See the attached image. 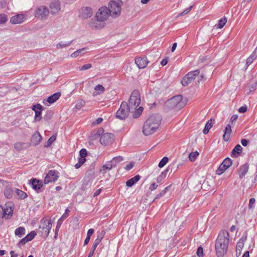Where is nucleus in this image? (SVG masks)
Returning a JSON list of instances; mask_svg holds the SVG:
<instances>
[{
  "label": "nucleus",
  "mask_w": 257,
  "mask_h": 257,
  "mask_svg": "<svg viewBox=\"0 0 257 257\" xmlns=\"http://www.w3.org/2000/svg\"><path fill=\"white\" fill-rule=\"evenodd\" d=\"M229 233L226 230H222L219 232L215 243L218 257H223L226 253L229 242Z\"/></svg>",
  "instance_id": "1"
},
{
  "label": "nucleus",
  "mask_w": 257,
  "mask_h": 257,
  "mask_svg": "<svg viewBox=\"0 0 257 257\" xmlns=\"http://www.w3.org/2000/svg\"><path fill=\"white\" fill-rule=\"evenodd\" d=\"M161 120V116L158 114L150 116L145 122L143 133L145 136H149L157 132Z\"/></svg>",
  "instance_id": "2"
},
{
  "label": "nucleus",
  "mask_w": 257,
  "mask_h": 257,
  "mask_svg": "<svg viewBox=\"0 0 257 257\" xmlns=\"http://www.w3.org/2000/svg\"><path fill=\"white\" fill-rule=\"evenodd\" d=\"M186 99H184L182 95H178L166 101L164 107L166 110L172 109L179 110L186 105Z\"/></svg>",
  "instance_id": "3"
},
{
  "label": "nucleus",
  "mask_w": 257,
  "mask_h": 257,
  "mask_svg": "<svg viewBox=\"0 0 257 257\" xmlns=\"http://www.w3.org/2000/svg\"><path fill=\"white\" fill-rule=\"evenodd\" d=\"M123 2L121 0L111 1L108 4L109 15L113 18L119 17L121 14Z\"/></svg>",
  "instance_id": "4"
},
{
  "label": "nucleus",
  "mask_w": 257,
  "mask_h": 257,
  "mask_svg": "<svg viewBox=\"0 0 257 257\" xmlns=\"http://www.w3.org/2000/svg\"><path fill=\"white\" fill-rule=\"evenodd\" d=\"M141 97L140 93L139 90H135L132 93L130 98L128 107L132 110L136 109L140 104Z\"/></svg>",
  "instance_id": "5"
},
{
  "label": "nucleus",
  "mask_w": 257,
  "mask_h": 257,
  "mask_svg": "<svg viewBox=\"0 0 257 257\" xmlns=\"http://www.w3.org/2000/svg\"><path fill=\"white\" fill-rule=\"evenodd\" d=\"M51 227V221L43 218L41 221L39 231H40L43 236L47 237L49 234Z\"/></svg>",
  "instance_id": "6"
},
{
  "label": "nucleus",
  "mask_w": 257,
  "mask_h": 257,
  "mask_svg": "<svg viewBox=\"0 0 257 257\" xmlns=\"http://www.w3.org/2000/svg\"><path fill=\"white\" fill-rule=\"evenodd\" d=\"M131 110L128 104L126 102H122L116 113V116L120 119H124L128 116L129 111Z\"/></svg>",
  "instance_id": "7"
},
{
  "label": "nucleus",
  "mask_w": 257,
  "mask_h": 257,
  "mask_svg": "<svg viewBox=\"0 0 257 257\" xmlns=\"http://www.w3.org/2000/svg\"><path fill=\"white\" fill-rule=\"evenodd\" d=\"M200 73L199 70H196L187 73L182 80L181 83L183 86H187L191 83Z\"/></svg>",
  "instance_id": "8"
},
{
  "label": "nucleus",
  "mask_w": 257,
  "mask_h": 257,
  "mask_svg": "<svg viewBox=\"0 0 257 257\" xmlns=\"http://www.w3.org/2000/svg\"><path fill=\"white\" fill-rule=\"evenodd\" d=\"M49 9L46 6H41L36 9L35 16L39 19L45 20L49 16Z\"/></svg>",
  "instance_id": "9"
},
{
  "label": "nucleus",
  "mask_w": 257,
  "mask_h": 257,
  "mask_svg": "<svg viewBox=\"0 0 257 257\" xmlns=\"http://www.w3.org/2000/svg\"><path fill=\"white\" fill-rule=\"evenodd\" d=\"M110 16L108 8L106 7H102L98 10L96 14V18L100 21H104Z\"/></svg>",
  "instance_id": "10"
},
{
  "label": "nucleus",
  "mask_w": 257,
  "mask_h": 257,
  "mask_svg": "<svg viewBox=\"0 0 257 257\" xmlns=\"http://www.w3.org/2000/svg\"><path fill=\"white\" fill-rule=\"evenodd\" d=\"M93 12L89 7H83L79 11V17L82 19L90 18L93 15Z\"/></svg>",
  "instance_id": "11"
},
{
  "label": "nucleus",
  "mask_w": 257,
  "mask_h": 257,
  "mask_svg": "<svg viewBox=\"0 0 257 257\" xmlns=\"http://www.w3.org/2000/svg\"><path fill=\"white\" fill-rule=\"evenodd\" d=\"M28 16L25 14H20L12 16L10 22L13 25L21 24L24 22L27 19Z\"/></svg>",
  "instance_id": "12"
},
{
  "label": "nucleus",
  "mask_w": 257,
  "mask_h": 257,
  "mask_svg": "<svg viewBox=\"0 0 257 257\" xmlns=\"http://www.w3.org/2000/svg\"><path fill=\"white\" fill-rule=\"evenodd\" d=\"M58 173V172L55 170L49 171L45 177L44 183L47 184L56 181L59 177Z\"/></svg>",
  "instance_id": "13"
},
{
  "label": "nucleus",
  "mask_w": 257,
  "mask_h": 257,
  "mask_svg": "<svg viewBox=\"0 0 257 257\" xmlns=\"http://www.w3.org/2000/svg\"><path fill=\"white\" fill-rule=\"evenodd\" d=\"M123 160L121 156H117L114 157L107 164L104 165L102 167V171L105 173V169L110 170L112 167H115L117 163Z\"/></svg>",
  "instance_id": "14"
},
{
  "label": "nucleus",
  "mask_w": 257,
  "mask_h": 257,
  "mask_svg": "<svg viewBox=\"0 0 257 257\" xmlns=\"http://www.w3.org/2000/svg\"><path fill=\"white\" fill-rule=\"evenodd\" d=\"M105 234V231L104 230H102L98 235L97 237L94 240L92 247L91 249V250L88 254V257H92L94 254V251L97 247V245L99 244L100 242L101 241L102 238H103L104 235Z\"/></svg>",
  "instance_id": "15"
},
{
  "label": "nucleus",
  "mask_w": 257,
  "mask_h": 257,
  "mask_svg": "<svg viewBox=\"0 0 257 257\" xmlns=\"http://www.w3.org/2000/svg\"><path fill=\"white\" fill-rule=\"evenodd\" d=\"M113 140V135L108 133L102 134L100 138V143L103 145H107L111 143Z\"/></svg>",
  "instance_id": "16"
},
{
  "label": "nucleus",
  "mask_w": 257,
  "mask_h": 257,
  "mask_svg": "<svg viewBox=\"0 0 257 257\" xmlns=\"http://www.w3.org/2000/svg\"><path fill=\"white\" fill-rule=\"evenodd\" d=\"M52 14H58L61 10V3L59 0L52 1L49 5Z\"/></svg>",
  "instance_id": "17"
},
{
  "label": "nucleus",
  "mask_w": 257,
  "mask_h": 257,
  "mask_svg": "<svg viewBox=\"0 0 257 257\" xmlns=\"http://www.w3.org/2000/svg\"><path fill=\"white\" fill-rule=\"evenodd\" d=\"M42 106L40 104H35L32 107V109L35 112V121H39L42 119Z\"/></svg>",
  "instance_id": "18"
},
{
  "label": "nucleus",
  "mask_w": 257,
  "mask_h": 257,
  "mask_svg": "<svg viewBox=\"0 0 257 257\" xmlns=\"http://www.w3.org/2000/svg\"><path fill=\"white\" fill-rule=\"evenodd\" d=\"M103 21H100L97 19L91 20L89 23V27L93 29H101L104 27V24L102 23Z\"/></svg>",
  "instance_id": "19"
},
{
  "label": "nucleus",
  "mask_w": 257,
  "mask_h": 257,
  "mask_svg": "<svg viewBox=\"0 0 257 257\" xmlns=\"http://www.w3.org/2000/svg\"><path fill=\"white\" fill-rule=\"evenodd\" d=\"M5 215H6V219L11 218L13 214V204L11 202L7 203L5 204Z\"/></svg>",
  "instance_id": "20"
},
{
  "label": "nucleus",
  "mask_w": 257,
  "mask_h": 257,
  "mask_svg": "<svg viewBox=\"0 0 257 257\" xmlns=\"http://www.w3.org/2000/svg\"><path fill=\"white\" fill-rule=\"evenodd\" d=\"M148 61L147 58H138L136 59L135 63L138 66L139 69H142L146 67L148 63Z\"/></svg>",
  "instance_id": "21"
},
{
  "label": "nucleus",
  "mask_w": 257,
  "mask_h": 257,
  "mask_svg": "<svg viewBox=\"0 0 257 257\" xmlns=\"http://www.w3.org/2000/svg\"><path fill=\"white\" fill-rule=\"evenodd\" d=\"M42 140V137L39 132L35 133L31 138V143L33 145L36 146L40 144Z\"/></svg>",
  "instance_id": "22"
},
{
  "label": "nucleus",
  "mask_w": 257,
  "mask_h": 257,
  "mask_svg": "<svg viewBox=\"0 0 257 257\" xmlns=\"http://www.w3.org/2000/svg\"><path fill=\"white\" fill-rule=\"evenodd\" d=\"M248 168L249 166L247 164H244L240 167L238 175L240 178H243L245 176L248 172Z\"/></svg>",
  "instance_id": "23"
},
{
  "label": "nucleus",
  "mask_w": 257,
  "mask_h": 257,
  "mask_svg": "<svg viewBox=\"0 0 257 257\" xmlns=\"http://www.w3.org/2000/svg\"><path fill=\"white\" fill-rule=\"evenodd\" d=\"M232 132L231 126L230 124H228L225 129L224 134L223 136V140L225 141H228L229 139V137Z\"/></svg>",
  "instance_id": "24"
},
{
  "label": "nucleus",
  "mask_w": 257,
  "mask_h": 257,
  "mask_svg": "<svg viewBox=\"0 0 257 257\" xmlns=\"http://www.w3.org/2000/svg\"><path fill=\"white\" fill-rule=\"evenodd\" d=\"M141 177L140 175H137L134 177L133 178L129 179L126 182V185L128 187L133 186L135 183H136L140 179Z\"/></svg>",
  "instance_id": "25"
},
{
  "label": "nucleus",
  "mask_w": 257,
  "mask_h": 257,
  "mask_svg": "<svg viewBox=\"0 0 257 257\" xmlns=\"http://www.w3.org/2000/svg\"><path fill=\"white\" fill-rule=\"evenodd\" d=\"M69 210L68 209L65 210V213L63 214L61 217L58 220L56 230H57L59 229L63 221L68 217V214Z\"/></svg>",
  "instance_id": "26"
},
{
  "label": "nucleus",
  "mask_w": 257,
  "mask_h": 257,
  "mask_svg": "<svg viewBox=\"0 0 257 257\" xmlns=\"http://www.w3.org/2000/svg\"><path fill=\"white\" fill-rule=\"evenodd\" d=\"M61 94L59 92H56L49 96L47 99V102L50 104L55 102L60 97Z\"/></svg>",
  "instance_id": "27"
},
{
  "label": "nucleus",
  "mask_w": 257,
  "mask_h": 257,
  "mask_svg": "<svg viewBox=\"0 0 257 257\" xmlns=\"http://www.w3.org/2000/svg\"><path fill=\"white\" fill-rule=\"evenodd\" d=\"M94 90L96 92L93 93V96H95L103 93L105 91V88L102 85L98 84L94 87Z\"/></svg>",
  "instance_id": "28"
},
{
  "label": "nucleus",
  "mask_w": 257,
  "mask_h": 257,
  "mask_svg": "<svg viewBox=\"0 0 257 257\" xmlns=\"http://www.w3.org/2000/svg\"><path fill=\"white\" fill-rule=\"evenodd\" d=\"M32 187L35 189H39L42 186V182L36 179H33L32 181Z\"/></svg>",
  "instance_id": "29"
},
{
  "label": "nucleus",
  "mask_w": 257,
  "mask_h": 257,
  "mask_svg": "<svg viewBox=\"0 0 257 257\" xmlns=\"http://www.w3.org/2000/svg\"><path fill=\"white\" fill-rule=\"evenodd\" d=\"M14 191L10 187H6L4 190V194L7 198H11L13 197Z\"/></svg>",
  "instance_id": "30"
},
{
  "label": "nucleus",
  "mask_w": 257,
  "mask_h": 257,
  "mask_svg": "<svg viewBox=\"0 0 257 257\" xmlns=\"http://www.w3.org/2000/svg\"><path fill=\"white\" fill-rule=\"evenodd\" d=\"M244 245L243 241H239L237 242L236 248V254L237 256L240 255L241 253V249Z\"/></svg>",
  "instance_id": "31"
},
{
  "label": "nucleus",
  "mask_w": 257,
  "mask_h": 257,
  "mask_svg": "<svg viewBox=\"0 0 257 257\" xmlns=\"http://www.w3.org/2000/svg\"><path fill=\"white\" fill-rule=\"evenodd\" d=\"M242 150V148L240 145H237L231 152V156H236V154H239Z\"/></svg>",
  "instance_id": "32"
},
{
  "label": "nucleus",
  "mask_w": 257,
  "mask_h": 257,
  "mask_svg": "<svg viewBox=\"0 0 257 257\" xmlns=\"http://www.w3.org/2000/svg\"><path fill=\"white\" fill-rule=\"evenodd\" d=\"M16 235L21 237L25 234V228L24 227H19L17 228L15 231Z\"/></svg>",
  "instance_id": "33"
},
{
  "label": "nucleus",
  "mask_w": 257,
  "mask_h": 257,
  "mask_svg": "<svg viewBox=\"0 0 257 257\" xmlns=\"http://www.w3.org/2000/svg\"><path fill=\"white\" fill-rule=\"evenodd\" d=\"M72 41L70 42H61L56 45V48L58 49H62L69 46L72 43Z\"/></svg>",
  "instance_id": "34"
},
{
  "label": "nucleus",
  "mask_w": 257,
  "mask_h": 257,
  "mask_svg": "<svg viewBox=\"0 0 257 257\" xmlns=\"http://www.w3.org/2000/svg\"><path fill=\"white\" fill-rule=\"evenodd\" d=\"M227 22V19L225 17H224L222 19H221L217 24H216L215 27H216L217 28H222L223 26L225 25Z\"/></svg>",
  "instance_id": "35"
},
{
  "label": "nucleus",
  "mask_w": 257,
  "mask_h": 257,
  "mask_svg": "<svg viewBox=\"0 0 257 257\" xmlns=\"http://www.w3.org/2000/svg\"><path fill=\"white\" fill-rule=\"evenodd\" d=\"M135 110V111L134 112L133 116L134 118H137L141 115L143 110V107L140 106L137 109H136Z\"/></svg>",
  "instance_id": "36"
},
{
  "label": "nucleus",
  "mask_w": 257,
  "mask_h": 257,
  "mask_svg": "<svg viewBox=\"0 0 257 257\" xmlns=\"http://www.w3.org/2000/svg\"><path fill=\"white\" fill-rule=\"evenodd\" d=\"M257 87V82L255 80L252 81L248 85L249 92H252L254 91Z\"/></svg>",
  "instance_id": "37"
},
{
  "label": "nucleus",
  "mask_w": 257,
  "mask_h": 257,
  "mask_svg": "<svg viewBox=\"0 0 257 257\" xmlns=\"http://www.w3.org/2000/svg\"><path fill=\"white\" fill-rule=\"evenodd\" d=\"M16 192L18 196L21 199H24L27 197V194L21 190L16 189Z\"/></svg>",
  "instance_id": "38"
},
{
  "label": "nucleus",
  "mask_w": 257,
  "mask_h": 257,
  "mask_svg": "<svg viewBox=\"0 0 257 257\" xmlns=\"http://www.w3.org/2000/svg\"><path fill=\"white\" fill-rule=\"evenodd\" d=\"M8 20L7 15L5 13L0 14V24H5Z\"/></svg>",
  "instance_id": "39"
},
{
  "label": "nucleus",
  "mask_w": 257,
  "mask_h": 257,
  "mask_svg": "<svg viewBox=\"0 0 257 257\" xmlns=\"http://www.w3.org/2000/svg\"><path fill=\"white\" fill-rule=\"evenodd\" d=\"M198 155L199 153L197 151L191 152L189 155V160L191 162L194 161Z\"/></svg>",
  "instance_id": "40"
},
{
  "label": "nucleus",
  "mask_w": 257,
  "mask_h": 257,
  "mask_svg": "<svg viewBox=\"0 0 257 257\" xmlns=\"http://www.w3.org/2000/svg\"><path fill=\"white\" fill-rule=\"evenodd\" d=\"M227 168L223 165L221 164L219 168L216 170V174L217 175H221L226 170Z\"/></svg>",
  "instance_id": "41"
},
{
  "label": "nucleus",
  "mask_w": 257,
  "mask_h": 257,
  "mask_svg": "<svg viewBox=\"0 0 257 257\" xmlns=\"http://www.w3.org/2000/svg\"><path fill=\"white\" fill-rule=\"evenodd\" d=\"M226 168L228 169L232 165V161L230 159L227 158L222 163Z\"/></svg>",
  "instance_id": "42"
},
{
  "label": "nucleus",
  "mask_w": 257,
  "mask_h": 257,
  "mask_svg": "<svg viewBox=\"0 0 257 257\" xmlns=\"http://www.w3.org/2000/svg\"><path fill=\"white\" fill-rule=\"evenodd\" d=\"M85 49V48H82L75 51L71 55V57L73 58H75L77 56L81 55L82 52Z\"/></svg>",
  "instance_id": "43"
},
{
  "label": "nucleus",
  "mask_w": 257,
  "mask_h": 257,
  "mask_svg": "<svg viewBox=\"0 0 257 257\" xmlns=\"http://www.w3.org/2000/svg\"><path fill=\"white\" fill-rule=\"evenodd\" d=\"M212 123L209 122V121H208L207 122V123L206 124L205 128L203 130V133L204 134H207L208 133L209 130L212 127Z\"/></svg>",
  "instance_id": "44"
},
{
  "label": "nucleus",
  "mask_w": 257,
  "mask_h": 257,
  "mask_svg": "<svg viewBox=\"0 0 257 257\" xmlns=\"http://www.w3.org/2000/svg\"><path fill=\"white\" fill-rule=\"evenodd\" d=\"M169 159L167 157H164L161 161L160 162L159 164V167L160 168L163 167L168 162Z\"/></svg>",
  "instance_id": "45"
},
{
  "label": "nucleus",
  "mask_w": 257,
  "mask_h": 257,
  "mask_svg": "<svg viewBox=\"0 0 257 257\" xmlns=\"http://www.w3.org/2000/svg\"><path fill=\"white\" fill-rule=\"evenodd\" d=\"M56 140V137L55 136H52L51 137L49 140H48L46 144L45 145L46 147H50L51 144Z\"/></svg>",
  "instance_id": "46"
},
{
  "label": "nucleus",
  "mask_w": 257,
  "mask_h": 257,
  "mask_svg": "<svg viewBox=\"0 0 257 257\" xmlns=\"http://www.w3.org/2000/svg\"><path fill=\"white\" fill-rule=\"evenodd\" d=\"M85 102L83 100H79L75 105V108L77 109H81L85 104Z\"/></svg>",
  "instance_id": "47"
},
{
  "label": "nucleus",
  "mask_w": 257,
  "mask_h": 257,
  "mask_svg": "<svg viewBox=\"0 0 257 257\" xmlns=\"http://www.w3.org/2000/svg\"><path fill=\"white\" fill-rule=\"evenodd\" d=\"M36 235V233L34 231H31L30 233L26 235V237L27 238V240L31 241L32 240L35 236Z\"/></svg>",
  "instance_id": "48"
},
{
  "label": "nucleus",
  "mask_w": 257,
  "mask_h": 257,
  "mask_svg": "<svg viewBox=\"0 0 257 257\" xmlns=\"http://www.w3.org/2000/svg\"><path fill=\"white\" fill-rule=\"evenodd\" d=\"M255 203V200L254 198H252L250 199L249 201L248 208L250 209H252L253 208Z\"/></svg>",
  "instance_id": "49"
},
{
  "label": "nucleus",
  "mask_w": 257,
  "mask_h": 257,
  "mask_svg": "<svg viewBox=\"0 0 257 257\" xmlns=\"http://www.w3.org/2000/svg\"><path fill=\"white\" fill-rule=\"evenodd\" d=\"M92 67V65L90 63L83 65L80 68V71H84L88 70Z\"/></svg>",
  "instance_id": "50"
},
{
  "label": "nucleus",
  "mask_w": 257,
  "mask_h": 257,
  "mask_svg": "<svg viewBox=\"0 0 257 257\" xmlns=\"http://www.w3.org/2000/svg\"><path fill=\"white\" fill-rule=\"evenodd\" d=\"M10 254H11V257H24V255L23 253H16L14 250H11L10 251Z\"/></svg>",
  "instance_id": "51"
},
{
  "label": "nucleus",
  "mask_w": 257,
  "mask_h": 257,
  "mask_svg": "<svg viewBox=\"0 0 257 257\" xmlns=\"http://www.w3.org/2000/svg\"><path fill=\"white\" fill-rule=\"evenodd\" d=\"M25 144L22 143H17L15 144V148L18 150H21L23 148V146H24Z\"/></svg>",
  "instance_id": "52"
},
{
  "label": "nucleus",
  "mask_w": 257,
  "mask_h": 257,
  "mask_svg": "<svg viewBox=\"0 0 257 257\" xmlns=\"http://www.w3.org/2000/svg\"><path fill=\"white\" fill-rule=\"evenodd\" d=\"M168 189V187H166L163 190H162L161 191V192H160L157 195L156 199L160 198L162 196L166 194V193L167 192Z\"/></svg>",
  "instance_id": "53"
},
{
  "label": "nucleus",
  "mask_w": 257,
  "mask_h": 257,
  "mask_svg": "<svg viewBox=\"0 0 257 257\" xmlns=\"http://www.w3.org/2000/svg\"><path fill=\"white\" fill-rule=\"evenodd\" d=\"M80 157L85 158L87 155V151L85 149H82L79 152Z\"/></svg>",
  "instance_id": "54"
},
{
  "label": "nucleus",
  "mask_w": 257,
  "mask_h": 257,
  "mask_svg": "<svg viewBox=\"0 0 257 257\" xmlns=\"http://www.w3.org/2000/svg\"><path fill=\"white\" fill-rule=\"evenodd\" d=\"M197 254L199 257H202L203 254V249L202 247L200 246L198 248Z\"/></svg>",
  "instance_id": "55"
},
{
  "label": "nucleus",
  "mask_w": 257,
  "mask_h": 257,
  "mask_svg": "<svg viewBox=\"0 0 257 257\" xmlns=\"http://www.w3.org/2000/svg\"><path fill=\"white\" fill-rule=\"evenodd\" d=\"M135 165V163L134 162H131L129 164L127 165L125 167V169L127 171H129L131 170Z\"/></svg>",
  "instance_id": "56"
},
{
  "label": "nucleus",
  "mask_w": 257,
  "mask_h": 257,
  "mask_svg": "<svg viewBox=\"0 0 257 257\" xmlns=\"http://www.w3.org/2000/svg\"><path fill=\"white\" fill-rule=\"evenodd\" d=\"M192 8V6H190L189 8L185 10L183 12L180 13L178 16H183L188 13Z\"/></svg>",
  "instance_id": "57"
},
{
  "label": "nucleus",
  "mask_w": 257,
  "mask_h": 257,
  "mask_svg": "<svg viewBox=\"0 0 257 257\" xmlns=\"http://www.w3.org/2000/svg\"><path fill=\"white\" fill-rule=\"evenodd\" d=\"M103 121V119L101 117L97 118L94 121L92 122L93 125H96L100 124Z\"/></svg>",
  "instance_id": "58"
},
{
  "label": "nucleus",
  "mask_w": 257,
  "mask_h": 257,
  "mask_svg": "<svg viewBox=\"0 0 257 257\" xmlns=\"http://www.w3.org/2000/svg\"><path fill=\"white\" fill-rule=\"evenodd\" d=\"M157 187L158 184L156 183H153L150 185L149 189L151 191H154L157 188Z\"/></svg>",
  "instance_id": "59"
},
{
  "label": "nucleus",
  "mask_w": 257,
  "mask_h": 257,
  "mask_svg": "<svg viewBox=\"0 0 257 257\" xmlns=\"http://www.w3.org/2000/svg\"><path fill=\"white\" fill-rule=\"evenodd\" d=\"M257 57V48L253 51L252 54L250 55V57L252 59V60H255Z\"/></svg>",
  "instance_id": "60"
},
{
  "label": "nucleus",
  "mask_w": 257,
  "mask_h": 257,
  "mask_svg": "<svg viewBox=\"0 0 257 257\" xmlns=\"http://www.w3.org/2000/svg\"><path fill=\"white\" fill-rule=\"evenodd\" d=\"M247 110V107L246 106H243L240 107L238 111L240 113H244Z\"/></svg>",
  "instance_id": "61"
},
{
  "label": "nucleus",
  "mask_w": 257,
  "mask_h": 257,
  "mask_svg": "<svg viewBox=\"0 0 257 257\" xmlns=\"http://www.w3.org/2000/svg\"><path fill=\"white\" fill-rule=\"evenodd\" d=\"M94 229L92 228L89 229L87 233V236L90 237V236L92 235V234L94 233Z\"/></svg>",
  "instance_id": "62"
},
{
  "label": "nucleus",
  "mask_w": 257,
  "mask_h": 257,
  "mask_svg": "<svg viewBox=\"0 0 257 257\" xmlns=\"http://www.w3.org/2000/svg\"><path fill=\"white\" fill-rule=\"evenodd\" d=\"M241 143L243 146L246 147L248 144V141L243 139L241 140Z\"/></svg>",
  "instance_id": "63"
},
{
  "label": "nucleus",
  "mask_w": 257,
  "mask_h": 257,
  "mask_svg": "<svg viewBox=\"0 0 257 257\" xmlns=\"http://www.w3.org/2000/svg\"><path fill=\"white\" fill-rule=\"evenodd\" d=\"M238 116L236 114H234L231 117L230 122L233 123V121H235L237 119Z\"/></svg>",
  "instance_id": "64"
}]
</instances>
